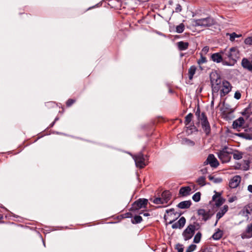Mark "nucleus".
I'll return each mask as SVG.
<instances>
[{
  "instance_id": "7ed1b4c3",
  "label": "nucleus",
  "mask_w": 252,
  "mask_h": 252,
  "mask_svg": "<svg viewBox=\"0 0 252 252\" xmlns=\"http://www.w3.org/2000/svg\"><path fill=\"white\" fill-rule=\"evenodd\" d=\"M231 154V149L227 147H224L222 150L218 153V156L222 162H228L229 161Z\"/></svg>"
},
{
  "instance_id": "a19ab883",
  "label": "nucleus",
  "mask_w": 252,
  "mask_h": 252,
  "mask_svg": "<svg viewBox=\"0 0 252 252\" xmlns=\"http://www.w3.org/2000/svg\"><path fill=\"white\" fill-rule=\"evenodd\" d=\"M207 62L206 58L201 56V58L198 60L197 63L199 64H201Z\"/></svg>"
},
{
  "instance_id": "a878e982",
  "label": "nucleus",
  "mask_w": 252,
  "mask_h": 252,
  "mask_svg": "<svg viewBox=\"0 0 252 252\" xmlns=\"http://www.w3.org/2000/svg\"><path fill=\"white\" fill-rule=\"evenodd\" d=\"M196 70V67L194 65L191 66L189 68V71H188V74H189V79L191 80L192 79L193 76L195 74Z\"/></svg>"
},
{
  "instance_id": "f704fd0d",
  "label": "nucleus",
  "mask_w": 252,
  "mask_h": 252,
  "mask_svg": "<svg viewBox=\"0 0 252 252\" xmlns=\"http://www.w3.org/2000/svg\"><path fill=\"white\" fill-rule=\"evenodd\" d=\"M200 197L201 193L197 192L192 196V198L195 202H198L200 200Z\"/></svg>"
},
{
  "instance_id": "c9c22d12",
  "label": "nucleus",
  "mask_w": 252,
  "mask_h": 252,
  "mask_svg": "<svg viewBox=\"0 0 252 252\" xmlns=\"http://www.w3.org/2000/svg\"><path fill=\"white\" fill-rule=\"evenodd\" d=\"M252 210L249 206H246L244 209L243 213L246 214V216H248V214H251Z\"/></svg>"
},
{
  "instance_id": "603ef678",
  "label": "nucleus",
  "mask_w": 252,
  "mask_h": 252,
  "mask_svg": "<svg viewBox=\"0 0 252 252\" xmlns=\"http://www.w3.org/2000/svg\"><path fill=\"white\" fill-rule=\"evenodd\" d=\"M201 252H212L208 248H206L202 250Z\"/></svg>"
},
{
  "instance_id": "39448f33",
  "label": "nucleus",
  "mask_w": 252,
  "mask_h": 252,
  "mask_svg": "<svg viewBox=\"0 0 252 252\" xmlns=\"http://www.w3.org/2000/svg\"><path fill=\"white\" fill-rule=\"evenodd\" d=\"M198 121L204 132L207 135H208L210 132L211 127L207 118L204 113H202V116Z\"/></svg>"
},
{
  "instance_id": "f3484780",
  "label": "nucleus",
  "mask_w": 252,
  "mask_h": 252,
  "mask_svg": "<svg viewBox=\"0 0 252 252\" xmlns=\"http://www.w3.org/2000/svg\"><path fill=\"white\" fill-rule=\"evenodd\" d=\"M185 218L184 217H182L177 222L172 224V228L173 229L181 228L185 225Z\"/></svg>"
},
{
  "instance_id": "7c9ffc66",
  "label": "nucleus",
  "mask_w": 252,
  "mask_h": 252,
  "mask_svg": "<svg viewBox=\"0 0 252 252\" xmlns=\"http://www.w3.org/2000/svg\"><path fill=\"white\" fill-rule=\"evenodd\" d=\"M142 218L140 216H135L133 219H131V222L133 224L140 223L142 221Z\"/></svg>"
},
{
  "instance_id": "72a5a7b5",
  "label": "nucleus",
  "mask_w": 252,
  "mask_h": 252,
  "mask_svg": "<svg viewBox=\"0 0 252 252\" xmlns=\"http://www.w3.org/2000/svg\"><path fill=\"white\" fill-rule=\"evenodd\" d=\"M197 183L199 185L204 186L206 184L205 178L203 176L199 177L197 180Z\"/></svg>"
},
{
  "instance_id": "5fc2aeb1",
  "label": "nucleus",
  "mask_w": 252,
  "mask_h": 252,
  "mask_svg": "<svg viewBox=\"0 0 252 252\" xmlns=\"http://www.w3.org/2000/svg\"><path fill=\"white\" fill-rule=\"evenodd\" d=\"M208 178L211 181H213L214 180L215 178H214V177L212 176L211 175H209L208 176Z\"/></svg>"
},
{
  "instance_id": "f03ea898",
  "label": "nucleus",
  "mask_w": 252,
  "mask_h": 252,
  "mask_svg": "<svg viewBox=\"0 0 252 252\" xmlns=\"http://www.w3.org/2000/svg\"><path fill=\"white\" fill-rule=\"evenodd\" d=\"M215 23V20L211 17L195 19L193 21V25L195 27L200 26L202 27H209L214 25Z\"/></svg>"
},
{
  "instance_id": "20e7f679",
  "label": "nucleus",
  "mask_w": 252,
  "mask_h": 252,
  "mask_svg": "<svg viewBox=\"0 0 252 252\" xmlns=\"http://www.w3.org/2000/svg\"><path fill=\"white\" fill-rule=\"evenodd\" d=\"M134 159L135 164L137 167L140 168H144L146 165V160L147 157H145L144 155L141 153L133 156Z\"/></svg>"
},
{
  "instance_id": "6ab92c4d",
  "label": "nucleus",
  "mask_w": 252,
  "mask_h": 252,
  "mask_svg": "<svg viewBox=\"0 0 252 252\" xmlns=\"http://www.w3.org/2000/svg\"><path fill=\"white\" fill-rule=\"evenodd\" d=\"M191 189L189 187H182L179 190V194L183 196H186L189 195L191 193Z\"/></svg>"
},
{
  "instance_id": "c03bdc74",
  "label": "nucleus",
  "mask_w": 252,
  "mask_h": 252,
  "mask_svg": "<svg viewBox=\"0 0 252 252\" xmlns=\"http://www.w3.org/2000/svg\"><path fill=\"white\" fill-rule=\"evenodd\" d=\"M182 6L180 4H176V7L175 8L176 12H180L182 11Z\"/></svg>"
},
{
  "instance_id": "09e8293b",
  "label": "nucleus",
  "mask_w": 252,
  "mask_h": 252,
  "mask_svg": "<svg viewBox=\"0 0 252 252\" xmlns=\"http://www.w3.org/2000/svg\"><path fill=\"white\" fill-rule=\"evenodd\" d=\"M236 199H237V198H236V196L232 197L230 198L229 199L228 201H229V202H232L234 201L235 200H236Z\"/></svg>"
},
{
  "instance_id": "5701e85b",
  "label": "nucleus",
  "mask_w": 252,
  "mask_h": 252,
  "mask_svg": "<svg viewBox=\"0 0 252 252\" xmlns=\"http://www.w3.org/2000/svg\"><path fill=\"white\" fill-rule=\"evenodd\" d=\"M191 204V202L190 200H187L181 202L177 206L180 209H187L190 206Z\"/></svg>"
},
{
  "instance_id": "de8ad7c7",
  "label": "nucleus",
  "mask_w": 252,
  "mask_h": 252,
  "mask_svg": "<svg viewBox=\"0 0 252 252\" xmlns=\"http://www.w3.org/2000/svg\"><path fill=\"white\" fill-rule=\"evenodd\" d=\"M209 48L208 46H205L202 49V52L205 53H207L209 51Z\"/></svg>"
},
{
  "instance_id": "f257e3e1",
  "label": "nucleus",
  "mask_w": 252,
  "mask_h": 252,
  "mask_svg": "<svg viewBox=\"0 0 252 252\" xmlns=\"http://www.w3.org/2000/svg\"><path fill=\"white\" fill-rule=\"evenodd\" d=\"M210 78L213 94L219 93L221 83V79L220 74L217 71H213L210 74Z\"/></svg>"
},
{
  "instance_id": "6e6d98bb",
  "label": "nucleus",
  "mask_w": 252,
  "mask_h": 252,
  "mask_svg": "<svg viewBox=\"0 0 252 252\" xmlns=\"http://www.w3.org/2000/svg\"><path fill=\"white\" fill-rule=\"evenodd\" d=\"M241 95H234V97L237 99H239Z\"/></svg>"
},
{
  "instance_id": "4be33fe9",
  "label": "nucleus",
  "mask_w": 252,
  "mask_h": 252,
  "mask_svg": "<svg viewBox=\"0 0 252 252\" xmlns=\"http://www.w3.org/2000/svg\"><path fill=\"white\" fill-rule=\"evenodd\" d=\"M244 123V120L242 117H240L234 121L233 123V127L237 128L241 127Z\"/></svg>"
},
{
  "instance_id": "f8f14e48",
  "label": "nucleus",
  "mask_w": 252,
  "mask_h": 252,
  "mask_svg": "<svg viewBox=\"0 0 252 252\" xmlns=\"http://www.w3.org/2000/svg\"><path fill=\"white\" fill-rule=\"evenodd\" d=\"M211 59L214 62L217 63L222 62L224 65H231L230 62H227L222 60V56L220 52L213 54L211 56Z\"/></svg>"
},
{
  "instance_id": "412c9836",
  "label": "nucleus",
  "mask_w": 252,
  "mask_h": 252,
  "mask_svg": "<svg viewBox=\"0 0 252 252\" xmlns=\"http://www.w3.org/2000/svg\"><path fill=\"white\" fill-rule=\"evenodd\" d=\"M198 214L202 217V219L205 220H207L210 218V215L208 212L206 211L204 209H199L198 210Z\"/></svg>"
},
{
  "instance_id": "864d4df0",
  "label": "nucleus",
  "mask_w": 252,
  "mask_h": 252,
  "mask_svg": "<svg viewBox=\"0 0 252 252\" xmlns=\"http://www.w3.org/2000/svg\"><path fill=\"white\" fill-rule=\"evenodd\" d=\"M248 190L250 192L252 193V185H249L248 187Z\"/></svg>"
},
{
  "instance_id": "2f4dec72",
  "label": "nucleus",
  "mask_w": 252,
  "mask_h": 252,
  "mask_svg": "<svg viewBox=\"0 0 252 252\" xmlns=\"http://www.w3.org/2000/svg\"><path fill=\"white\" fill-rule=\"evenodd\" d=\"M221 56H222V60H226V59H229V56L228 54L229 53V51L227 50L226 49H225L223 51H221L220 52Z\"/></svg>"
},
{
  "instance_id": "ea45409f",
  "label": "nucleus",
  "mask_w": 252,
  "mask_h": 252,
  "mask_svg": "<svg viewBox=\"0 0 252 252\" xmlns=\"http://www.w3.org/2000/svg\"><path fill=\"white\" fill-rule=\"evenodd\" d=\"M244 42L247 45H252V36L248 37L245 39Z\"/></svg>"
},
{
  "instance_id": "c756f323",
  "label": "nucleus",
  "mask_w": 252,
  "mask_h": 252,
  "mask_svg": "<svg viewBox=\"0 0 252 252\" xmlns=\"http://www.w3.org/2000/svg\"><path fill=\"white\" fill-rule=\"evenodd\" d=\"M185 30V25L183 23H181L176 27V32L177 33H182Z\"/></svg>"
},
{
  "instance_id": "58836bf2",
  "label": "nucleus",
  "mask_w": 252,
  "mask_h": 252,
  "mask_svg": "<svg viewBox=\"0 0 252 252\" xmlns=\"http://www.w3.org/2000/svg\"><path fill=\"white\" fill-rule=\"evenodd\" d=\"M184 246L180 244H177L176 245L175 249L177 250L178 252H183Z\"/></svg>"
},
{
  "instance_id": "cd10ccee",
  "label": "nucleus",
  "mask_w": 252,
  "mask_h": 252,
  "mask_svg": "<svg viewBox=\"0 0 252 252\" xmlns=\"http://www.w3.org/2000/svg\"><path fill=\"white\" fill-rule=\"evenodd\" d=\"M222 236V233L221 231L219 230L216 232H215L212 236V238L213 239L218 240L220 239Z\"/></svg>"
},
{
  "instance_id": "c85d7f7f",
  "label": "nucleus",
  "mask_w": 252,
  "mask_h": 252,
  "mask_svg": "<svg viewBox=\"0 0 252 252\" xmlns=\"http://www.w3.org/2000/svg\"><path fill=\"white\" fill-rule=\"evenodd\" d=\"M150 201L153 202L155 204H164V202H163V200L161 197H157L154 199H151Z\"/></svg>"
},
{
  "instance_id": "6e6552de",
  "label": "nucleus",
  "mask_w": 252,
  "mask_h": 252,
  "mask_svg": "<svg viewBox=\"0 0 252 252\" xmlns=\"http://www.w3.org/2000/svg\"><path fill=\"white\" fill-rule=\"evenodd\" d=\"M195 226L193 224H189L183 231L182 235L185 241L190 239L194 234Z\"/></svg>"
},
{
  "instance_id": "4d7b16f0",
  "label": "nucleus",
  "mask_w": 252,
  "mask_h": 252,
  "mask_svg": "<svg viewBox=\"0 0 252 252\" xmlns=\"http://www.w3.org/2000/svg\"><path fill=\"white\" fill-rule=\"evenodd\" d=\"M214 95H213L212 100V102H211L212 105H213V104H214Z\"/></svg>"
},
{
  "instance_id": "aec40b11",
  "label": "nucleus",
  "mask_w": 252,
  "mask_h": 252,
  "mask_svg": "<svg viewBox=\"0 0 252 252\" xmlns=\"http://www.w3.org/2000/svg\"><path fill=\"white\" fill-rule=\"evenodd\" d=\"M177 46L180 51H184L188 48L189 43L188 42L179 41L177 43Z\"/></svg>"
},
{
  "instance_id": "a211bd4d",
  "label": "nucleus",
  "mask_w": 252,
  "mask_h": 252,
  "mask_svg": "<svg viewBox=\"0 0 252 252\" xmlns=\"http://www.w3.org/2000/svg\"><path fill=\"white\" fill-rule=\"evenodd\" d=\"M228 207L227 205H224L222 208H221L220 211L217 213L216 215L217 221L216 223L228 211Z\"/></svg>"
},
{
  "instance_id": "b1692460",
  "label": "nucleus",
  "mask_w": 252,
  "mask_h": 252,
  "mask_svg": "<svg viewBox=\"0 0 252 252\" xmlns=\"http://www.w3.org/2000/svg\"><path fill=\"white\" fill-rule=\"evenodd\" d=\"M171 197V194L169 191L165 190L163 191L161 194V198L163 200V202L165 204L167 203L170 200Z\"/></svg>"
},
{
  "instance_id": "473e14b6",
  "label": "nucleus",
  "mask_w": 252,
  "mask_h": 252,
  "mask_svg": "<svg viewBox=\"0 0 252 252\" xmlns=\"http://www.w3.org/2000/svg\"><path fill=\"white\" fill-rule=\"evenodd\" d=\"M202 234L200 232H198L195 235L193 239V242L195 243H199L200 241Z\"/></svg>"
},
{
  "instance_id": "ddd939ff",
  "label": "nucleus",
  "mask_w": 252,
  "mask_h": 252,
  "mask_svg": "<svg viewBox=\"0 0 252 252\" xmlns=\"http://www.w3.org/2000/svg\"><path fill=\"white\" fill-rule=\"evenodd\" d=\"M241 236L243 239L252 237V222L247 226L246 230L241 234Z\"/></svg>"
},
{
  "instance_id": "4468645a",
  "label": "nucleus",
  "mask_w": 252,
  "mask_h": 252,
  "mask_svg": "<svg viewBox=\"0 0 252 252\" xmlns=\"http://www.w3.org/2000/svg\"><path fill=\"white\" fill-rule=\"evenodd\" d=\"M242 65L245 69L252 71V55L249 59L244 58L242 61Z\"/></svg>"
},
{
  "instance_id": "680f3d73",
  "label": "nucleus",
  "mask_w": 252,
  "mask_h": 252,
  "mask_svg": "<svg viewBox=\"0 0 252 252\" xmlns=\"http://www.w3.org/2000/svg\"><path fill=\"white\" fill-rule=\"evenodd\" d=\"M0 218H2V216H1V217H0Z\"/></svg>"
},
{
  "instance_id": "49530a36",
  "label": "nucleus",
  "mask_w": 252,
  "mask_h": 252,
  "mask_svg": "<svg viewBox=\"0 0 252 252\" xmlns=\"http://www.w3.org/2000/svg\"><path fill=\"white\" fill-rule=\"evenodd\" d=\"M200 171L201 173L203 174H205L208 172L207 169L206 167L203 168L200 170Z\"/></svg>"
},
{
  "instance_id": "1a4fd4ad",
  "label": "nucleus",
  "mask_w": 252,
  "mask_h": 252,
  "mask_svg": "<svg viewBox=\"0 0 252 252\" xmlns=\"http://www.w3.org/2000/svg\"><path fill=\"white\" fill-rule=\"evenodd\" d=\"M229 53L228 54L229 60L232 61L231 65H233L239 57V52L238 50L235 47H232L229 50Z\"/></svg>"
},
{
  "instance_id": "a18cd8bd",
  "label": "nucleus",
  "mask_w": 252,
  "mask_h": 252,
  "mask_svg": "<svg viewBox=\"0 0 252 252\" xmlns=\"http://www.w3.org/2000/svg\"><path fill=\"white\" fill-rule=\"evenodd\" d=\"M195 115L197 116L198 120L200 119V117L202 116V113L200 114V111L199 108L197 109Z\"/></svg>"
},
{
  "instance_id": "8fccbe9b",
  "label": "nucleus",
  "mask_w": 252,
  "mask_h": 252,
  "mask_svg": "<svg viewBox=\"0 0 252 252\" xmlns=\"http://www.w3.org/2000/svg\"><path fill=\"white\" fill-rule=\"evenodd\" d=\"M202 87L199 86L198 88L196 89V93H200L202 92Z\"/></svg>"
},
{
  "instance_id": "0eeeda50",
  "label": "nucleus",
  "mask_w": 252,
  "mask_h": 252,
  "mask_svg": "<svg viewBox=\"0 0 252 252\" xmlns=\"http://www.w3.org/2000/svg\"><path fill=\"white\" fill-rule=\"evenodd\" d=\"M148 200L145 198H140L135 201L132 205L131 210L137 211L140 209H145L147 207Z\"/></svg>"
},
{
  "instance_id": "4c0bfd02",
  "label": "nucleus",
  "mask_w": 252,
  "mask_h": 252,
  "mask_svg": "<svg viewBox=\"0 0 252 252\" xmlns=\"http://www.w3.org/2000/svg\"><path fill=\"white\" fill-rule=\"evenodd\" d=\"M196 248V246L194 244L190 245L186 251V252H192L194 251Z\"/></svg>"
},
{
  "instance_id": "9d476101",
  "label": "nucleus",
  "mask_w": 252,
  "mask_h": 252,
  "mask_svg": "<svg viewBox=\"0 0 252 252\" xmlns=\"http://www.w3.org/2000/svg\"><path fill=\"white\" fill-rule=\"evenodd\" d=\"M220 89L219 90L220 94H227L231 90L232 86L229 82L226 81H223L220 85Z\"/></svg>"
},
{
  "instance_id": "bf43d9fd",
  "label": "nucleus",
  "mask_w": 252,
  "mask_h": 252,
  "mask_svg": "<svg viewBox=\"0 0 252 252\" xmlns=\"http://www.w3.org/2000/svg\"><path fill=\"white\" fill-rule=\"evenodd\" d=\"M143 215L145 216H149V214H148V213H144L143 214Z\"/></svg>"
},
{
  "instance_id": "79ce46f5",
  "label": "nucleus",
  "mask_w": 252,
  "mask_h": 252,
  "mask_svg": "<svg viewBox=\"0 0 252 252\" xmlns=\"http://www.w3.org/2000/svg\"><path fill=\"white\" fill-rule=\"evenodd\" d=\"M185 142L187 145L190 146H192L194 145V144H195V143L193 141H192L189 139H186Z\"/></svg>"
},
{
  "instance_id": "2eb2a0df",
  "label": "nucleus",
  "mask_w": 252,
  "mask_h": 252,
  "mask_svg": "<svg viewBox=\"0 0 252 252\" xmlns=\"http://www.w3.org/2000/svg\"><path fill=\"white\" fill-rule=\"evenodd\" d=\"M241 181V178L240 176L236 175L234 176L230 180L229 183V187L231 188H237L240 182Z\"/></svg>"
},
{
  "instance_id": "bb28decb",
  "label": "nucleus",
  "mask_w": 252,
  "mask_h": 252,
  "mask_svg": "<svg viewBox=\"0 0 252 252\" xmlns=\"http://www.w3.org/2000/svg\"><path fill=\"white\" fill-rule=\"evenodd\" d=\"M193 118V114L189 113L185 117V124L186 126H189V124L192 121Z\"/></svg>"
},
{
  "instance_id": "e433bc0d",
  "label": "nucleus",
  "mask_w": 252,
  "mask_h": 252,
  "mask_svg": "<svg viewBox=\"0 0 252 252\" xmlns=\"http://www.w3.org/2000/svg\"><path fill=\"white\" fill-rule=\"evenodd\" d=\"M230 36V40L231 41H233L235 40V38H238L241 36V35H238L236 34L235 32H233L232 33L229 34Z\"/></svg>"
},
{
  "instance_id": "dca6fc26",
  "label": "nucleus",
  "mask_w": 252,
  "mask_h": 252,
  "mask_svg": "<svg viewBox=\"0 0 252 252\" xmlns=\"http://www.w3.org/2000/svg\"><path fill=\"white\" fill-rule=\"evenodd\" d=\"M212 199L215 202V204L217 207L221 206L225 202V199L221 197L220 194L217 192L213 195Z\"/></svg>"
},
{
  "instance_id": "3c124183",
  "label": "nucleus",
  "mask_w": 252,
  "mask_h": 252,
  "mask_svg": "<svg viewBox=\"0 0 252 252\" xmlns=\"http://www.w3.org/2000/svg\"><path fill=\"white\" fill-rule=\"evenodd\" d=\"M222 181V179L220 178H216L214 180V183H220Z\"/></svg>"
},
{
  "instance_id": "052dcab7",
  "label": "nucleus",
  "mask_w": 252,
  "mask_h": 252,
  "mask_svg": "<svg viewBox=\"0 0 252 252\" xmlns=\"http://www.w3.org/2000/svg\"><path fill=\"white\" fill-rule=\"evenodd\" d=\"M169 93H172V92L171 91V90H169Z\"/></svg>"
},
{
  "instance_id": "13d9d810",
  "label": "nucleus",
  "mask_w": 252,
  "mask_h": 252,
  "mask_svg": "<svg viewBox=\"0 0 252 252\" xmlns=\"http://www.w3.org/2000/svg\"><path fill=\"white\" fill-rule=\"evenodd\" d=\"M234 94H241L240 93V92L239 91H237Z\"/></svg>"
},
{
  "instance_id": "393cba45",
  "label": "nucleus",
  "mask_w": 252,
  "mask_h": 252,
  "mask_svg": "<svg viewBox=\"0 0 252 252\" xmlns=\"http://www.w3.org/2000/svg\"><path fill=\"white\" fill-rule=\"evenodd\" d=\"M233 155V158L235 159L239 160L243 158V153L242 152H239L238 151H235L232 152L231 151V154Z\"/></svg>"
},
{
  "instance_id": "37998d69",
  "label": "nucleus",
  "mask_w": 252,
  "mask_h": 252,
  "mask_svg": "<svg viewBox=\"0 0 252 252\" xmlns=\"http://www.w3.org/2000/svg\"><path fill=\"white\" fill-rule=\"evenodd\" d=\"M75 102V100L74 99H68L66 102V105L68 106V107H69L72 104H73Z\"/></svg>"
},
{
  "instance_id": "9b49d317",
  "label": "nucleus",
  "mask_w": 252,
  "mask_h": 252,
  "mask_svg": "<svg viewBox=\"0 0 252 252\" xmlns=\"http://www.w3.org/2000/svg\"><path fill=\"white\" fill-rule=\"evenodd\" d=\"M204 164H210L211 167L216 168L219 166V163L214 155L210 154L204 161Z\"/></svg>"
},
{
  "instance_id": "423d86ee",
  "label": "nucleus",
  "mask_w": 252,
  "mask_h": 252,
  "mask_svg": "<svg viewBox=\"0 0 252 252\" xmlns=\"http://www.w3.org/2000/svg\"><path fill=\"white\" fill-rule=\"evenodd\" d=\"M166 213L164 216V219L166 220H169V224L173 223L181 215L180 213L175 212L174 209L167 210Z\"/></svg>"
}]
</instances>
